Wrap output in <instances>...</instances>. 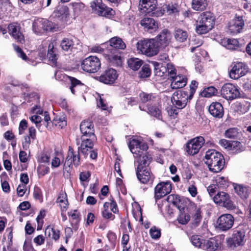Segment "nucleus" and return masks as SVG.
Here are the masks:
<instances>
[{"label": "nucleus", "instance_id": "obj_17", "mask_svg": "<svg viewBox=\"0 0 251 251\" xmlns=\"http://www.w3.org/2000/svg\"><path fill=\"white\" fill-rule=\"evenodd\" d=\"M248 72L247 68L245 64L242 62L235 63L229 72L231 78L237 79L245 75Z\"/></svg>", "mask_w": 251, "mask_h": 251}, {"label": "nucleus", "instance_id": "obj_2", "mask_svg": "<svg viewBox=\"0 0 251 251\" xmlns=\"http://www.w3.org/2000/svg\"><path fill=\"white\" fill-rule=\"evenodd\" d=\"M136 46L138 53L148 57L153 56L159 52L158 43L154 38L141 39L137 42Z\"/></svg>", "mask_w": 251, "mask_h": 251}, {"label": "nucleus", "instance_id": "obj_28", "mask_svg": "<svg viewBox=\"0 0 251 251\" xmlns=\"http://www.w3.org/2000/svg\"><path fill=\"white\" fill-rule=\"evenodd\" d=\"M140 24L145 30L150 32L158 28V23L152 18H144L140 21Z\"/></svg>", "mask_w": 251, "mask_h": 251}, {"label": "nucleus", "instance_id": "obj_20", "mask_svg": "<svg viewBox=\"0 0 251 251\" xmlns=\"http://www.w3.org/2000/svg\"><path fill=\"white\" fill-rule=\"evenodd\" d=\"M172 37L171 32L167 29H164L154 39L158 43L159 48H165L171 42Z\"/></svg>", "mask_w": 251, "mask_h": 251}, {"label": "nucleus", "instance_id": "obj_52", "mask_svg": "<svg viewBox=\"0 0 251 251\" xmlns=\"http://www.w3.org/2000/svg\"><path fill=\"white\" fill-rule=\"evenodd\" d=\"M217 93V90L214 87L211 86L205 88L202 92L205 97L210 98L215 95Z\"/></svg>", "mask_w": 251, "mask_h": 251}, {"label": "nucleus", "instance_id": "obj_62", "mask_svg": "<svg viewBox=\"0 0 251 251\" xmlns=\"http://www.w3.org/2000/svg\"><path fill=\"white\" fill-rule=\"evenodd\" d=\"M198 83L195 80H192L190 85L189 92L190 97H193L194 93H195L196 88L198 87Z\"/></svg>", "mask_w": 251, "mask_h": 251}, {"label": "nucleus", "instance_id": "obj_18", "mask_svg": "<svg viewBox=\"0 0 251 251\" xmlns=\"http://www.w3.org/2000/svg\"><path fill=\"white\" fill-rule=\"evenodd\" d=\"M245 238V229L239 227L234 230L230 241L234 247L242 246L246 241Z\"/></svg>", "mask_w": 251, "mask_h": 251}, {"label": "nucleus", "instance_id": "obj_19", "mask_svg": "<svg viewBox=\"0 0 251 251\" xmlns=\"http://www.w3.org/2000/svg\"><path fill=\"white\" fill-rule=\"evenodd\" d=\"M106 55L107 60L114 66H121L122 64V58L120 55V52L117 50L108 49Z\"/></svg>", "mask_w": 251, "mask_h": 251}, {"label": "nucleus", "instance_id": "obj_7", "mask_svg": "<svg viewBox=\"0 0 251 251\" xmlns=\"http://www.w3.org/2000/svg\"><path fill=\"white\" fill-rule=\"evenodd\" d=\"M90 7L92 11L99 16L109 17L113 14L112 9L106 6L102 0H93L90 3Z\"/></svg>", "mask_w": 251, "mask_h": 251}, {"label": "nucleus", "instance_id": "obj_14", "mask_svg": "<svg viewBox=\"0 0 251 251\" xmlns=\"http://www.w3.org/2000/svg\"><path fill=\"white\" fill-rule=\"evenodd\" d=\"M234 222V218L230 214L221 215L217 220L218 227L222 231H226L232 227Z\"/></svg>", "mask_w": 251, "mask_h": 251}, {"label": "nucleus", "instance_id": "obj_48", "mask_svg": "<svg viewBox=\"0 0 251 251\" xmlns=\"http://www.w3.org/2000/svg\"><path fill=\"white\" fill-rule=\"evenodd\" d=\"M239 133L237 128H231L226 131L225 135L226 138L235 139L238 137Z\"/></svg>", "mask_w": 251, "mask_h": 251}, {"label": "nucleus", "instance_id": "obj_11", "mask_svg": "<svg viewBox=\"0 0 251 251\" xmlns=\"http://www.w3.org/2000/svg\"><path fill=\"white\" fill-rule=\"evenodd\" d=\"M80 151H75L73 148L69 146L67 153V156L64 163V167L66 169L67 166L71 167L74 165L75 167L78 166L80 164Z\"/></svg>", "mask_w": 251, "mask_h": 251}, {"label": "nucleus", "instance_id": "obj_54", "mask_svg": "<svg viewBox=\"0 0 251 251\" xmlns=\"http://www.w3.org/2000/svg\"><path fill=\"white\" fill-rule=\"evenodd\" d=\"M49 171L50 168L48 166L40 165L37 168V172L40 176H45L49 172Z\"/></svg>", "mask_w": 251, "mask_h": 251}, {"label": "nucleus", "instance_id": "obj_4", "mask_svg": "<svg viewBox=\"0 0 251 251\" xmlns=\"http://www.w3.org/2000/svg\"><path fill=\"white\" fill-rule=\"evenodd\" d=\"M101 63L99 58L95 56H90L85 58L81 62L82 69L89 73H95L100 69Z\"/></svg>", "mask_w": 251, "mask_h": 251}, {"label": "nucleus", "instance_id": "obj_22", "mask_svg": "<svg viewBox=\"0 0 251 251\" xmlns=\"http://www.w3.org/2000/svg\"><path fill=\"white\" fill-rule=\"evenodd\" d=\"M156 4V0H140L139 8L142 13L148 14L155 10Z\"/></svg>", "mask_w": 251, "mask_h": 251}, {"label": "nucleus", "instance_id": "obj_6", "mask_svg": "<svg viewBox=\"0 0 251 251\" xmlns=\"http://www.w3.org/2000/svg\"><path fill=\"white\" fill-rule=\"evenodd\" d=\"M33 30L36 34H41L45 31H50L55 28V25L46 19L37 18L33 23Z\"/></svg>", "mask_w": 251, "mask_h": 251}, {"label": "nucleus", "instance_id": "obj_46", "mask_svg": "<svg viewBox=\"0 0 251 251\" xmlns=\"http://www.w3.org/2000/svg\"><path fill=\"white\" fill-rule=\"evenodd\" d=\"M109 207V202H105L103 204V210L102 211V217L107 219L113 220L115 218V216L110 212L108 209Z\"/></svg>", "mask_w": 251, "mask_h": 251}, {"label": "nucleus", "instance_id": "obj_43", "mask_svg": "<svg viewBox=\"0 0 251 251\" xmlns=\"http://www.w3.org/2000/svg\"><path fill=\"white\" fill-rule=\"evenodd\" d=\"M244 150L242 144L238 141H233L231 142L230 148L229 151H231L233 153H238Z\"/></svg>", "mask_w": 251, "mask_h": 251}, {"label": "nucleus", "instance_id": "obj_5", "mask_svg": "<svg viewBox=\"0 0 251 251\" xmlns=\"http://www.w3.org/2000/svg\"><path fill=\"white\" fill-rule=\"evenodd\" d=\"M193 97H190L188 92L185 91L178 90L174 92L171 98L173 104L178 109L184 108L189 100Z\"/></svg>", "mask_w": 251, "mask_h": 251}, {"label": "nucleus", "instance_id": "obj_24", "mask_svg": "<svg viewBox=\"0 0 251 251\" xmlns=\"http://www.w3.org/2000/svg\"><path fill=\"white\" fill-rule=\"evenodd\" d=\"M136 175L138 180L143 184L153 181V176L149 168L137 169Z\"/></svg>", "mask_w": 251, "mask_h": 251}, {"label": "nucleus", "instance_id": "obj_51", "mask_svg": "<svg viewBox=\"0 0 251 251\" xmlns=\"http://www.w3.org/2000/svg\"><path fill=\"white\" fill-rule=\"evenodd\" d=\"M187 190L192 197H195L197 195L198 190L195 182L192 181L189 182Z\"/></svg>", "mask_w": 251, "mask_h": 251}, {"label": "nucleus", "instance_id": "obj_40", "mask_svg": "<svg viewBox=\"0 0 251 251\" xmlns=\"http://www.w3.org/2000/svg\"><path fill=\"white\" fill-rule=\"evenodd\" d=\"M143 61L138 58H130L127 60L128 66L132 70H138L142 65Z\"/></svg>", "mask_w": 251, "mask_h": 251}, {"label": "nucleus", "instance_id": "obj_55", "mask_svg": "<svg viewBox=\"0 0 251 251\" xmlns=\"http://www.w3.org/2000/svg\"><path fill=\"white\" fill-rule=\"evenodd\" d=\"M167 73L170 75V77L173 78L176 76V70L174 65L170 63H167Z\"/></svg>", "mask_w": 251, "mask_h": 251}, {"label": "nucleus", "instance_id": "obj_50", "mask_svg": "<svg viewBox=\"0 0 251 251\" xmlns=\"http://www.w3.org/2000/svg\"><path fill=\"white\" fill-rule=\"evenodd\" d=\"M148 112L151 115L158 119H161V114L160 110L157 107L151 106L148 107Z\"/></svg>", "mask_w": 251, "mask_h": 251}, {"label": "nucleus", "instance_id": "obj_1", "mask_svg": "<svg viewBox=\"0 0 251 251\" xmlns=\"http://www.w3.org/2000/svg\"><path fill=\"white\" fill-rule=\"evenodd\" d=\"M204 161L209 170L214 173L220 172L224 167L225 159L223 155L215 150L206 151Z\"/></svg>", "mask_w": 251, "mask_h": 251}, {"label": "nucleus", "instance_id": "obj_47", "mask_svg": "<svg viewBox=\"0 0 251 251\" xmlns=\"http://www.w3.org/2000/svg\"><path fill=\"white\" fill-rule=\"evenodd\" d=\"M216 186L226 187L228 186V180L227 178L221 176H217L215 178Z\"/></svg>", "mask_w": 251, "mask_h": 251}, {"label": "nucleus", "instance_id": "obj_37", "mask_svg": "<svg viewBox=\"0 0 251 251\" xmlns=\"http://www.w3.org/2000/svg\"><path fill=\"white\" fill-rule=\"evenodd\" d=\"M151 64L154 67L155 75L162 76L167 73V66L163 65V63L153 61Z\"/></svg>", "mask_w": 251, "mask_h": 251}, {"label": "nucleus", "instance_id": "obj_9", "mask_svg": "<svg viewBox=\"0 0 251 251\" xmlns=\"http://www.w3.org/2000/svg\"><path fill=\"white\" fill-rule=\"evenodd\" d=\"M222 97L226 100H233L240 96L239 89L231 83L225 84L221 90Z\"/></svg>", "mask_w": 251, "mask_h": 251}, {"label": "nucleus", "instance_id": "obj_39", "mask_svg": "<svg viewBox=\"0 0 251 251\" xmlns=\"http://www.w3.org/2000/svg\"><path fill=\"white\" fill-rule=\"evenodd\" d=\"M207 5L206 0H192V8L196 11H203Z\"/></svg>", "mask_w": 251, "mask_h": 251}, {"label": "nucleus", "instance_id": "obj_16", "mask_svg": "<svg viewBox=\"0 0 251 251\" xmlns=\"http://www.w3.org/2000/svg\"><path fill=\"white\" fill-rule=\"evenodd\" d=\"M244 25L242 16L236 17L228 23V31L233 35L240 33Z\"/></svg>", "mask_w": 251, "mask_h": 251}, {"label": "nucleus", "instance_id": "obj_59", "mask_svg": "<svg viewBox=\"0 0 251 251\" xmlns=\"http://www.w3.org/2000/svg\"><path fill=\"white\" fill-rule=\"evenodd\" d=\"M150 234L151 236L153 239H158L160 236V231L159 230L156 228V227H151L150 230Z\"/></svg>", "mask_w": 251, "mask_h": 251}, {"label": "nucleus", "instance_id": "obj_53", "mask_svg": "<svg viewBox=\"0 0 251 251\" xmlns=\"http://www.w3.org/2000/svg\"><path fill=\"white\" fill-rule=\"evenodd\" d=\"M139 97L141 100L144 103L151 101L154 98V97L152 94H148L145 92L141 93Z\"/></svg>", "mask_w": 251, "mask_h": 251}, {"label": "nucleus", "instance_id": "obj_45", "mask_svg": "<svg viewBox=\"0 0 251 251\" xmlns=\"http://www.w3.org/2000/svg\"><path fill=\"white\" fill-rule=\"evenodd\" d=\"M205 248L208 251H214L219 247V244L215 239H210L205 244Z\"/></svg>", "mask_w": 251, "mask_h": 251}, {"label": "nucleus", "instance_id": "obj_23", "mask_svg": "<svg viewBox=\"0 0 251 251\" xmlns=\"http://www.w3.org/2000/svg\"><path fill=\"white\" fill-rule=\"evenodd\" d=\"M8 28L10 34L18 42L20 43L24 42V37L20 32V27L18 24H10L9 25Z\"/></svg>", "mask_w": 251, "mask_h": 251}, {"label": "nucleus", "instance_id": "obj_64", "mask_svg": "<svg viewBox=\"0 0 251 251\" xmlns=\"http://www.w3.org/2000/svg\"><path fill=\"white\" fill-rule=\"evenodd\" d=\"M31 121L36 124V126H40V124L42 121V118L37 115H33L30 117Z\"/></svg>", "mask_w": 251, "mask_h": 251}, {"label": "nucleus", "instance_id": "obj_26", "mask_svg": "<svg viewBox=\"0 0 251 251\" xmlns=\"http://www.w3.org/2000/svg\"><path fill=\"white\" fill-rule=\"evenodd\" d=\"M235 192L242 199H247L251 193V188L248 186L233 184Z\"/></svg>", "mask_w": 251, "mask_h": 251}, {"label": "nucleus", "instance_id": "obj_35", "mask_svg": "<svg viewBox=\"0 0 251 251\" xmlns=\"http://www.w3.org/2000/svg\"><path fill=\"white\" fill-rule=\"evenodd\" d=\"M222 45L226 49L230 50L237 49L239 47V43L236 39H224L222 41Z\"/></svg>", "mask_w": 251, "mask_h": 251}, {"label": "nucleus", "instance_id": "obj_49", "mask_svg": "<svg viewBox=\"0 0 251 251\" xmlns=\"http://www.w3.org/2000/svg\"><path fill=\"white\" fill-rule=\"evenodd\" d=\"M151 74L149 66L145 64L143 66L141 70L139 73V76L141 78H145L150 76Z\"/></svg>", "mask_w": 251, "mask_h": 251}, {"label": "nucleus", "instance_id": "obj_21", "mask_svg": "<svg viewBox=\"0 0 251 251\" xmlns=\"http://www.w3.org/2000/svg\"><path fill=\"white\" fill-rule=\"evenodd\" d=\"M118 77V74L115 70L109 69L106 70L99 77L100 81L106 84H113Z\"/></svg>", "mask_w": 251, "mask_h": 251}, {"label": "nucleus", "instance_id": "obj_30", "mask_svg": "<svg viewBox=\"0 0 251 251\" xmlns=\"http://www.w3.org/2000/svg\"><path fill=\"white\" fill-rule=\"evenodd\" d=\"M187 81V78L184 76H176L172 78L171 87L173 89L182 88L186 85Z\"/></svg>", "mask_w": 251, "mask_h": 251}, {"label": "nucleus", "instance_id": "obj_10", "mask_svg": "<svg viewBox=\"0 0 251 251\" xmlns=\"http://www.w3.org/2000/svg\"><path fill=\"white\" fill-rule=\"evenodd\" d=\"M215 203L225 207L228 209H233L235 206L228 194L225 192H219L213 197Z\"/></svg>", "mask_w": 251, "mask_h": 251}, {"label": "nucleus", "instance_id": "obj_15", "mask_svg": "<svg viewBox=\"0 0 251 251\" xmlns=\"http://www.w3.org/2000/svg\"><path fill=\"white\" fill-rule=\"evenodd\" d=\"M96 139V136L92 138L91 136L89 137L81 136V143L80 146L78 147V151L86 157L88 154V151L91 150L94 146V142Z\"/></svg>", "mask_w": 251, "mask_h": 251}, {"label": "nucleus", "instance_id": "obj_3", "mask_svg": "<svg viewBox=\"0 0 251 251\" xmlns=\"http://www.w3.org/2000/svg\"><path fill=\"white\" fill-rule=\"evenodd\" d=\"M215 18L210 12H203L199 17L197 21L196 32L199 34L207 33L213 27Z\"/></svg>", "mask_w": 251, "mask_h": 251}, {"label": "nucleus", "instance_id": "obj_8", "mask_svg": "<svg viewBox=\"0 0 251 251\" xmlns=\"http://www.w3.org/2000/svg\"><path fill=\"white\" fill-rule=\"evenodd\" d=\"M204 142L205 139L202 136H198L192 139L186 145L187 152L191 155L197 154Z\"/></svg>", "mask_w": 251, "mask_h": 251}, {"label": "nucleus", "instance_id": "obj_32", "mask_svg": "<svg viewBox=\"0 0 251 251\" xmlns=\"http://www.w3.org/2000/svg\"><path fill=\"white\" fill-rule=\"evenodd\" d=\"M110 47L108 49L124 50L126 48L123 40L118 37H114L109 40Z\"/></svg>", "mask_w": 251, "mask_h": 251}, {"label": "nucleus", "instance_id": "obj_25", "mask_svg": "<svg viewBox=\"0 0 251 251\" xmlns=\"http://www.w3.org/2000/svg\"><path fill=\"white\" fill-rule=\"evenodd\" d=\"M80 130L82 133L81 136L89 137L94 138L96 136L94 134V129L93 123L88 121H84L82 122L80 125Z\"/></svg>", "mask_w": 251, "mask_h": 251}, {"label": "nucleus", "instance_id": "obj_38", "mask_svg": "<svg viewBox=\"0 0 251 251\" xmlns=\"http://www.w3.org/2000/svg\"><path fill=\"white\" fill-rule=\"evenodd\" d=\"M174 36L176 41L179 43H183L186 41L188 37L187 32L180 28H177L175 30Z\"/></svg>", "mask_w": 251, "mask_h": 251}, {"label": "nucleus", "instance_id": "obj_41", "mask_svg": "<svg viewBox=\"0 0 251 251\" xmlns=\"http://www.w3.org/2000/svg\"><path fill=\"white\" fill-rule=\"evenodd\" d=\"M68 77L71 83L70 89L73 94H75L77 88L80 86H83V84L74 77L68 76Z\"/></svg>", "mask_w": 251, "mask_h": 251}, {"label": "nucleus", "instance_id": "obj_58", "mask_svg": "<svg viewBox=\"0 0 251 251\" xmlns=\"http://www.w3.org/2000/svg\"><path fill=\"white\" fill-rule=\"evenodd\" d=\"M178 223L182 225H185L190 220V216L186 214H181L177 219Z\"/></svg>", "mask_w": 251, "mask_h": 251}, {"label": "nucleus", "instance_id": "obj_60", "mask_svg": "<svg viewBox=\"0 0 251 251\" xmlns=\"http://www.w3.org/2000/svg\"><path fill=\"white\" fill-rule=\"evenodd\" d=\"M27 127V122L25 120H22L19 124V133L20 135L24 134L25 130Z\"/></svg>", "mask_w": 251, "mask_h": 251}, {"label": "nucleus", "instance_id": "obj_29", "mask_svg": "<svg viewBox=\"0 0 251 251\" xmlns=\"http://www.w3.org/2000/svg\"><path fill=\"white\" fill-rule=\"evenodd\" d=\"M54 14L59 20L66 21L69 16V9L66 6H59L54 12Z\"/></svg>", "mask_w": 251, "mask_h": 251}, {"label": "nucleus", "instance_id": "obj_63", "mask_svg": "<svg viewBox=\"0 0 251 251\" xmlns=\"http://www.w3.org/2000/svg\"><path fill=\"white\" fill-rule=\"evenodd\" d=\"M97 106L103 110H106L108 108L107 104L105 101L101 97L97 100Z\"/></svg>", "mask_w": 251, "mask_h": 251}, {"label": "nucleus", "instance_id": "obj_33", "mask_svg": "<svg viewBox=\"0 0 251 251\" xmlns=\"http://www.w3.org/2000/svg\"><path fill=\"white\" fill-rule=\"evenodd\" d=\"M167 201L168 202L172 203L180 210L183 209V200L178 195L172 194L168 196Z\"/></svg>", "mask_w": 251, "mask_h": 251}, {"label": "nucleus", "instance_id": "obj_57", "mask_svg": "<svg viewBox=\"0 0 251 251\" xmlns=\"http://www.w3.org/2000/svg\"><path fill=\"white\" fill-rule=\"evenodd\" d=\"M75 13H78L84 7V4L82 2H73L70 4Z\"/></svg>", "mask_w": 251, "mask_h": 251}, {"label": "nucleus", "instance_id": "obj_42", "mask_svg": "<svg viewBox=\"0 0 251 251\" xmlns=\"http://www.w3.org/2000/svg\"><path fill=\"white\" fill-rule=\"evenodd\" d=\"M73 45L74 43L72 40L65 38L62 40L60 47L63 50L68 51L72 50Z\"/></svg>", "mask_w": 251, "mask_h": 251}, {"label": "nucleus", "instance_id": "obj_61", "mask_svg": "<svg viewBox=\"0 0 251 251\" xmlns=\"http://www.w3.org/2000/svg\"><path fill=\"white\" fill-rule=\"evenodd\" d=\"M13 48L14 50L16 51L19 57L22 58L23 60H26L27 56L26 54L23 52L22 50L17 45L14 44Z\"/></svg>", "mask_w": 251, "mask_h": 251}, {"label": "nucleus", "instance_id": "obj_27", "mask_svg": "<svg viewBox=\"0 0 251 251\" xmlns=\"http://www.w3.org/2000/svg\"><path fill=\"white\" fill-rule=\"evenodd\" d=\"M209 112L214 117L221 118L223 117L224 111L222 105L218 102H213L209 106Z\"/></svg>", "mask_w": 251, "mask_h": 251}, {"label": "nucleus", "instance_id": "obj_34", "mask_svg": "<svg viewBox=\"0 0 251 251\" xmlns=\"http://www.w3.org/2000/svg\"><path fill=\"white\" fill-rule=\"evenodd\" d=\"M56 202L59 204L61 210L65 212L68 208V201L67 194L62 192L59 194L57 199Z\"/></svg>", "mask_w": 251, "mask_h": 251}, {"label": "nucleus", "instance_id": "obj_31", "mask_svg": "<svg viewBox=\"0 0 251 251\" xmlns=\"http://www.w3.org/2000/svg\"><path fill=\"white\" fill-rule=\"evenodd\" d=\"M138 165L137 169L148 168V166L151 161V157L150 155L144 154L143 152L138 154Z\"/></svg>", "mask_w": 251, "mask_h": 251}, {"label": "nucleus", "instance_id": "obj_44", "mask_svg": "<svg viewBox=\"0 0 251 251\" xmlns=\"http://www.w3.org/2000/svg\"><path fill=\"white\" fill-rule=\"evenodd\" d=\"M47 234L49 237L55 240H58L60 237L59 231L50 226H48L45 230V234Z\"/></svg>", "mask_w": 251, "mask_h": 251}, {"label": "nucleus", "instance_id": "obj_36", "mask_svg": "<svg viewBox=\"0 0 251 251\" xmlns=\"http://www.w3.org/2000/svg\"><path fill=\"white\" fill-rule=\"evenodd\" d=\"M57 50L54 48V45L52 43L49 45L48 57L50 61L52 63L53 65H57V55L56 54Z\"/></svg>", "mask_w": 251, "mask_h": 251}, {"label": "nucleus", "instance_id": "obj_56", "mask_svg": "<svg viewBox=\"0 0 251 251\" xmlns=\"http://www.w3.org/2000/svg\"><path fill=\"white\" fill-rule=\"evenodd\" d=\"M191 242L194 246L197 247H201L202 244V240L200 237L199 235H193L191 238Z\"/></svg>", "mask_w": 251, "mask_h": 251}, {"label": "nucleus", "instance_id": "obj_13", "mask_svg": "<svg viewBox=\"0 0 251 251\" xmlns=\"http://www.w3.org/2000/svg\"><path fill=\"white\" fill-rule=\"evenodd\" d=\"M128 147L130 151L133 154L137 155L142 153L143 151H147L148 149L147 144L140 139L133 138L129 143Z\"/></svg>", "mask_w": 251, "mask_h": 251}, {"label": "nucleus", "instance_id": "obj_12", "mask_svg": "<svg viewBox=\"0 0 251 251\" xmlns=\"http://www.w3.org/2000/svg\"><path fill=\"white\" fill-rule=\"evenodd\" d=\"M172 190L170 182H161L154 188V199L156 201L169 194Z\"/></svg>", "mask_w": 251, "mask_h": 251}]
</instances>
